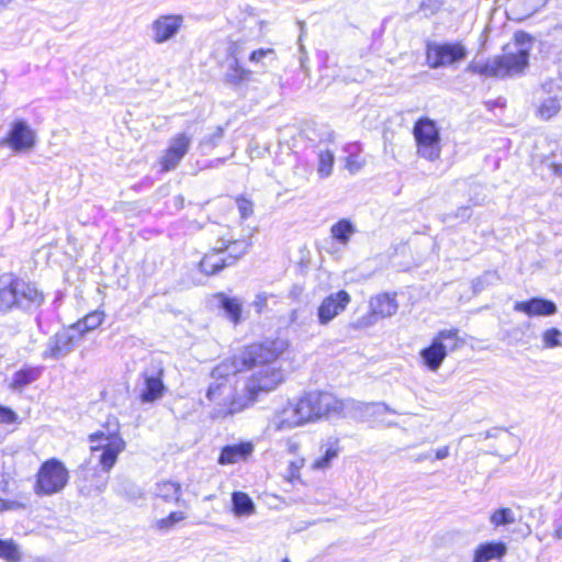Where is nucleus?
I'll return each mask as SVG.
<instances>
[{"mask_svg":"<svg viewBox=\"0 0 562 562\" xmlns=\"http://www.w3.org/2000/svg\"><path fill=\"white\" fill-rule=\"evenodd\" d=\"M305 464V459L302 457H297L296 459L290 461L288 471H286V480L290 482L299 481L301 475V470Z\"/></svg>","mask_w":562,"mask_h":562,"instance_id":"39","label":"nucleus"},{"mask_svg":"<svg viewBox=\"0 0 562 562\" xmlns=\"http://www.w3.org/2000/svg\"><path fill=\"white\" fill-rule=\"evenodd\" d=\"M318 453L311 461L310 469L315 472L327 471L331 467L333 461L339 457V440L333 437L322 440L318 446Z\"/></svg>","mask_w":562,"mask_h":562,"instance_id":"16","label":"nucleus"},{"mask_svg":"<svg viewBox=\"0 0 562 562\" xmlns=\"http://www.w3.org/2000/svg\"><path fill=\"white\" fill-rule=\"evenodd\" d=\"M192 144V135L187 132L175 134L168 142V147L160 157V165L164 171H170L178 167L183 157L188 154Z\"/></svg>","mask_w":562,"mask_h":562,"instance_id":"11","label":"nucleus"},{"mask_svg":"<svg viewBox=\"0 0 562 562\" xmlns=\"http://www.w3.org/2000/svg\"><path fill=\"white\" fill-rule=\"evenodd\" d=\"M464 341L456 328L438 331L428 347L420 350L423 364L431 372H437L448 353L458 350Z\"/></svg>","mask_w":562,"mask_h":562,"instance_id":"4","label":"nucleus"},{"mask_svg":"<svg viewBox=\"0 0 562 562\" xmlns=\"http://www.w3.org/2000/svg\"><path fill=\"white\" fill-rule=\"evenodd\" d=\"M254 451V446L250 442H243L233 446H226L222 449L218 458L221 464H234L245 460Z\"/></svg>","mask_w":562,"mask_h":562,"instance_id":"21","label":"nucleus"},{"mask_svg":"<svg viewBox=\"0 0 562 562\" xmlns=\"http://www.w3.org/2000/svg\"><path fill=\"white\" fill-rule=\"evenodd\" d=\"M530 37L522 32L515 34V43L508 45L501 56H494L486 61H475L469 70L484 77L505 78L519 75L528 66Z\"/></svg>","mask_w":562,"mask_h":562,"instance_id":"2","label":"nucleus"},{"mask_svg":"<svg viewBox=\"0 0 562 562\" xmlns=\"http://www.w3.org/2000/svg\"><path fill=\"white\" fill-rule=\"evenodd\" d=\"M561 104L554 97H548L543 99L537 109V114L543 120H550L559 113Z\"/></svg>","mask_w":562,"mask_h":562,"instance_id":"32","label":"nucleus"},{"mask_svg":"<svg viewBox=\"0 0 562 562\" xmlns=\"http://www.w3.org/2000/svg\"><path fill=\"white\" fill-rule=\"evenodd\" d=\"M162 373L161 368L147 369L142 373L143 387L139 398L143 403H153L162 397L165 392Z\"/></svg>","mask_w":562,"mask_h":562,"instance_id":"15","label":"nucleus"},{"mask_svg":"<svg viewBox=\"0 0 562 562\" xmlns=\"http://www.w3.org/2000/svg\"><path fill=\"white\" fill-rule=\"evenodd\" d=\"M40 370L36 368H24L19 370L12 376L10 387L13 390H22L26 385L37 380Z\"/></svg>","mask_w":562,"mask_h":562,"instance_id":"31","label":"nucleus"},{"mask_svg":"<svg viewBox=\"0 0 562 562\" xmlns=\"http://www.w3.org/2000/svg\"><path fill=\"white\" fill-rule=\"evenodd\" d=\"M350 302L351 296L345 290L328 294L317 307L318 323L321 325L329 324L347 308Z\"/></svg>","mask_w":562,"mask_h":562,"instance_id":"12","label":"nucleus"},{"mask_svg":"<svg viewBox=\"0 0 562 562\" xmlns=\"http://www.w3.org/2000/svg\"><path fill=\"white\" fill-rule=\"evenodd\" d=\"M426 460H430V461H432V454H431V451H427V452L419 453V454H417V456L414 458V461H415V462H423V461H426Z\"/></svg>","mask_w":562,"mask_h":562,"instance_id":"49","label":"nucleus"},{"mask_svg":"<svg viewBox=\"0 0 562 562\" xmlns=\"http://www.w3.org/2000/svg\"><path fill=\"white\" fill-rule=\"evenodd\" d=\"M283 562H289L288 560H284Z\"/></svg>","mask_w":562,"mask_h":562,"instance_id":"54","label":"nucleus"},{"mask_svg":"<svg viewBox=\"0 0 562 562\" xmlns=\"http://www.w3.org/2000/svg\"><path fill=\"white\" fill-rule=\"evenodd\" d=\"M216 297L218 299L221 307L225 311L227 317L234 324H238L241 315V302L236 297H228L222 293Z\"/></svg>","mask_w":562,"mask_h":562,"instance_id":"30","label":"nucleus"},{"mask_svg":"<svg viewBox=\"0 0 562 562\" xmlns=\"http://www.w3.org/2000/svg\"><path fill=\"white\" fill-rule=\"evenodd\" d=\"M69 481V472L58 459L45 461L37 471L34 491L37 495L49 496L61 492Z\"/></svg>","mask_w":562,"mask_h":562,"instance_id":"6","label":"nucleus"},{"mask_svg":"<svg viewBox=\"0 0 562 562\" xmlns=\"http://www.w3.org/2000/svg\"><path fill=\"white\" fill-rule=\"evenodd\" d=\"M488 521L494 529H499L514 525L517 519L516 514L512 508L498 507L491 512Z\"/></svg>","mask_w":562,"mask_h":562,"instance_id":"26","label":"nucleus"},{"mask_svg":"<svg viewBox=\"0 0 562 562\" xmlns=\"http://www.w3.org/2000/svg\"><path fill=\"white\" fill-rule=\"evenodd\" d=\"M363 164L358 161V159L356 157H348L347 161H346V168L351 172V173H356L358 172L361 168H362Z\"/></svg>","mask_w":562,"mask_h":562,"instance_id":"45","label":"nucleus"},{"mask_svg":"<svg viewBox=\"0 0 562 562\" xmlns=\"http://www.w3.org/2000/svg\"><path fill=\"white\" fill-rule=\"evenodd\" d=\"M183 26L180 14H165L155 19L150 24V36L155 44H164L177 36Z\"/></svg>","mask_w":562,"mask_h":562,"instance_id":"13","label":"nucleus"},{"mask_svg":"<svg viewBox=\"0 0 562 562\" xmlns=\"http://www.w3.org/2000/svg\"><path fill=\"white\" fill-rule=\"evenodd\" d=\"M414 137L417 146V155L426 160L436 161L441 154V138L437 124L424 117L414 125Z\"/></svg>","mask_w":562,"mask_h":562,"instance_id":"7","label":"nucleus"},{"mask_svg":"<svg viewBox=\"0 0 562 562\" xmlns=\"http://www.w3.org/2000/svg\"><path fill=\"white\" fill-rule=\"evenodd\" d=\"M16 418L18 416L12 409L0 406V423L12 424L16 420Z\"/></svg>","mask_w":562,"mask_h":562,"instance_id":"43","label":"nucleus"},{"mask_svg":"<svg viewBox=\"0 0 562 562\" xmlns=\"http://www.w3.org/2000/svg\"><path fill=\"white\" fill-rule=\"evenodd\" d=\"M334 154L330 150H322L318 154L317 175L319 178H328L333 172Z\"/></svg>","mask_w":562,"mask_h":562,"instance_id":"33","label":"nucleus"},{"mask_svg":"<svg viewBox=\"0 0 562 562\" xmlns=\"http://www.w3.org/2000/svg\"><path fill=\"white\" fill-rule=\"evenodd\" d=\"M308 424L301 397L288 401L278 407L269 418L268 428L274 431H288Z\"/></svg>","mask_w":562,"mask_h":562,"instance_id":"9","label":"nucleus"},{"mask_svg":"<svg viewBox=\"0 0 562 562\" xmlns=\"http://www.w3.org/2000/svg\"><path fill=\"white\" fill-rule=\"evenodd\" d=\"M514 311L524 313L529 317H537L554 315L558 312V307L552 301L533 297L528 301L516 302Z\"/></svg>","mask_w":562,"mask_h":562,"instance_id":"19","label":"nucleus"},{"mask_svg":"<svg viewBox=\"0 0 562 562\" xmlns=\"http://www.w3.org/2000/svg\"><path fill=\"white\" fill-rule=\"evenodd\" d=\"M188 518L186 510H175L168 516L156 519L153 522V528L160 532H168L175 528L176 525L184 521Z\"/></svg>","mask_w":562,"mask_h":562,"instance_id":"28","label":"nucleus"},{"mask_svg":"<svg viewBox=\"0 0 562 562\" xmlns=\"http://www.w3.org/2000/svg\"><path fill=\"white\" fill-rule=\"evenodd\" d=\"M249 71L245 68L240 67L238 64V59L234 57L233 61L229 65L228 70L226 71V80L231 83H240L241 81L248 78Z\"/></svg>","mask_w":562,"mask_h":562,"instance_id":"35","label":"nucleus"},{"mask_svg":"<svg viewBox=\"0 0 562 562\" xmlns=\"http://www.w3.org/2000/svg\"><path fill=\"white\" fill-rule=\"evenodd\" d=\"M435 457L432 460H445L450 454V448L449 446H442L437 448L435 451Z\"/></svg>","mask_w":562,"mask_h":562,"instance_id":"47","label":"nucleus"},{"mask_svg":"<svg viewBox=\"0 0 562 562\" xmlns=\"http://www.w3.org/2000/svg\"><path fill=\"white\" fill-rule=\"evenodd\" d=\"M507 553V547L503 542H484L479 544L473 552L472 562H490L502 559Z\"/></svg>","mask_w":562,"mask_h":562,"instance_id":"20","label":"nucleus"},{"mask_svg":"<svg viewBox=\"0 0 562 562\" xmlns=\"http://www.w3.org/2000/svg\"><path fill=\"white\" fill-rule=\"evenodd\" d=\"M218 243V251H225L228 250L229 255L228 262H232V265L239 259L244 254L247 252L249 248V244L246 240H232V239H220Z\"/></svg>","mask_w":562,"mask_h":562,"instance_id":"25","label":"nucleus"},{"mask_svg":"<svg viewBox=\"0 0 562 562\" xmlns=\"http://www.w3.org/2000/svg\"><path fill=\"white\" fill-rule=\"evenodd\" d=\"M237 209L239 211L240 217L246 218L252 214V202L245 199V198H238L236 200Z\"/></svg>","mask_w":562,"mask_h":562,"instance_id":"40","label":"nucleus"},{"mask_svg":"<svg viewBox=\"0 0 562 562\" xmlns=\"http://www.w3.org/2000/svg\"><path fill=\"white\" fill-rule=\"evenodd\" d=\"M12 0H0V7L8 5Z\"/></svg>","mask_w":562,"mask_h":562,"instance_id":"52","label":"nucleus"},{"mask_svg":"<svg viewBox=\"0 0 562 562\" xmlns=\"http://www.w3.org/2000/svg\"><path fill=\"white\" fill-rule=\"evenodd\" d=\"M515 2H528L526 12L527 14H532L544 4L546 0H515Z\"/></svg>","mask_w":562,"mask_h":562,"instance_id":"44","label":"nucleus"},{"mask_svg":"<svg viewBox=\"0 0 562 562\" xmlns=\"http://www.w3.org/2000/svg\"><path fill=\"white\" fill-rule=\"evenodd\" d=\"M269 294L266 292L258 293L252 302V306L255 307L257 313H262L267 307Z\"/></svg>","mask_w":562,"mask_h":562,"instance_id":"42","label":"nucleus"},{"mask_svg":"<svg viewBox=\"0 0 562 562\" xmlns=\"http://www.w3.org/2000/svg\"><path fill=\"white\" fill-rule=\"evenodd\" d=\"M92 452H100L99 463L104 471H110L116 462L117 456L125 449V441L119 434V424L113 423V428L100 430L89 436Z\"/></svg>","mask_w":562,"mask_h":562,"instance_id":"5","label":"nucleus"},{"mask_svg":"<svg viewBox=\"0 0 562 562\" xmlns=\"http://www.w3.org/2000/svg\"><path fill=\"white\" fill-rule=\"evenodd\" d=\"M104 316L103 312L94 311L70 327L81 339L86 333L97 329L103 323Z\"/></svg>","mask_w":562,"mask_h":562,"instance_id":"23","label":"nucleus"},{"mask_svg":"<svg viewBox=\"0 0 562 562\" xmlns=\"http://www.w3.org/2000/svg\"><path fill=\"white\" fill-rule=\"evenodd\" d=\"M36 133L24 120L14 121L1 144L14 153L31 151L36 144Z\"/></svg>","mask_w":562,"mask_h":562,"instance_id":"10","label":"nucleus"},{"mask_svg":"<svg viewBox=\"0 0 562 562\" xmlns=\"http://www.w3.org/2000/svg\"><path fill=\"white\" fill-rule=\"evenodd\" d=\"M21 507H23V505H21L18 502H7V501L0 498V512L11 510V509L21 508Z\"/></svg>","mask_w":562,"mask_h":562,"instance_id":"48","label":"nucleus"},{"mask_svg":"<svg viewBox=\"0 0 562 562\" xmlns=\"http://www.w3.org/2000/svg\"><path fill=\"white\" fill-rule=\"evenodd\" d=\"M370 318L367 324H373L375 318H385L393 316L398 310V303L395 294L381 293L372 296L369 301Z\"/></svg>","mask_w":562,"mask_h":562,"instance_id":"18","label":"nucleus"},{"mask_svg":"<svg viewBox=\"0 0 562 562\" xmlns=\"http://www.w3.org/2000/svg\"><path fill=\"white\" fill-rule=\"evenodd\" d=\"M468 56V49L461 42L429 43L426 59L430 68L456 67Z\"/></svg>","mask_w":562,"mask_h":562,"instance_id":"8","label":"nucleus"},{"mask_svg":"<svg viewBox=\"0 0 562 562\" xmlns=\"http://www.w3.org/2000/svg\"><path fill=\"white\" fill-rule=\"evenodd\" d=\"M217 248L218 243L200 261V269L205 274H214L224 267L232 265V262H228L226 258L221 256L223 251H218Z\"/></svg>","mask_w":562,"mask_h":562,"instance_id":"22","label":"nucleus"},{"mask_svg":"<svg viewBox=\"0 0 562 562\" xmlns=\"http://www.w3.org/2000/svg\"><path fill=\"white\" fill-rule=\"evenodd\" d=\"M561 330L557 328H550L543 331L542 342L546 348H555L561 345Z\"/></svg>","mask_w":562,"mask_h":562,"instance_id":"38","label":"nucleus"},{"mask_svg":"<svg viewBox=\"0 0 562 562\" xmlns=\"http://www.w3.org/2000/svg\"><path fill=\"white\" fill-rule=\"evenodd\" d=\"M232 502L233 512L236 516H250L255 513V504L246 493H233Z\"/></svg>","mask_w":562,"mask_h":562,"instance_id":"29","label":"nucleus"},{"mask_svg":"<svg viewBox=\"0 0 562 562\" xmlns=\"http://www.w3.org/2000/svg\"><path fill=\"white\" fill-rule=\"evenodd\" d=\"M0 558L18 562L21 559L19 547L12 540H0Z\"/></svg>","mask_w":562,"mask_h":562,"instance_id":"36","label":"nucleus"},{"mask_svg":"<svg viewBox=\"0 0 562 562\" xmlns=\"http://www.w3.org/2000/svg\"><path fill=\"white\" fill-rule=\"evenodd\" d=\"M301 400L308 424L324 418L356 415L358 412L362 413L371 408L376 413L386 411V407L382 404L362 403L352 398L339 400L327 392H308L302 395Z\"/></svg>","mask_w":562,"mask_h":562,"instance_id":"3","label":"nucleus"},{"mask_svg":"<svg viewBox=\"0 0 562 562\" xmlns=\"http://www.w3.org/2000/svg\"><path fill=\"white\" fill-rule=\"evenodd\" d=\"M14 292L16 296V306L21 308L38 307L43 301V293L32 283L21 279L13 280Z\"/></svg>","mask_w":562,"mask_h":562,"instance_id":"17","label":"nucleus"},{"mask_svg":"<svg viewBox=\"0 0 562 562\" xmlns=\"http://www.w3.org/2000/svg\"><path fill=\"white\" fill-rule=\"evenodd\" d=\"M356 233L355 225L346 218L338 221L330 228L331 237L339 244L346 246L351 239V236Z\"/></svg>","mask_w":562,"mask_h":562,"instance_id":"27","label":"nucleus"},{"mask_svg":"<svg viewBox=\"0 0 562 562\" xmlns=\"http://www.w3.org/2000/svg\"><path fill=\"white\" fill-rule=\"evenodd\" d=\"M544 164L555 176L562 177V147H558L547 156Z\"/></svg>","mask_w":562,"mask_h":562,"instance_id":"37","label":"nucleus"},{"mask_svg":"<svg viewBox=\"0 0 562 562\" xmlns=\"http://www.w3.org/2000/svg\"><path fill=\"white\" fill-rule=\"evenodd\" d=\"M553 537L558 540H561L562 539V522L557 525L554 531H553Z\"/></svg>","mask_w":562,"mask_h":562,"instance_id":"51","label":"nucleus"},{"mask_svg":"<svg viewBox=\"0 0 562 562\" xmlns=\"http://www.w3.org/2000/svg\"><path fill=\"white\" fill-rule=\"evenodd\" d=\"M16 300L13 280L8 286L0 288V312H7L16 306Z\"/></svg>","mask_w":562,"mask_h":562,"instance_id":"34","label":"nucleus"},{"mask_svg":"<svg viewBox=\"0 0 562 562\" xmlns=\"http://www.w3.org/2000/svg\"><path fill=\"white\" fill-rule=\"evenodd\" d=\"M273 50L268 48V49H263V48H260V49H257V50H254L251 54H250V57L249 59L251 61H256V63H259L268 54H271Z\"/></svg>","mask_w":562,"mask_h":562,"instance_id":"46","label":"nucleus"},{"mask_svg":"<svg viewBox=\"0 0 562 562\" xmlns=\"http://www.w3.org/2000/svg\"><path fill=\"white\" fill-rule=\"evenodd\" d=\"M288 450L290 453H293L295 454L299 450V443L297 442H294V441H289L288 442Z\"/></svg>","mask_w":562,"mask_h":562,"instance_id":"50","label":"nucleus"},{"mask_svg":"<svg viewBox=\"0 0 562 562\" xmlns=\"http://www.w3.org/2000/svg\"><path fill=\"white\" fill-rule=\"evenodd\" d=\"M442 3V0H423L420 3V10L426 14H434L440 9Z\"/></svg>","mask_w":562,"mask_h":562,"instance_id":"41","label":"nucleus"},{"mask_svg":"<svg viewBox=\"0 0 562 562\" xmlns=\"http://www.w3.org/2000/svg\"><path fill=\"white\" fill-rule=\"evenodd\" d=\"M490 278H494V274L492 273H485L483 277H482V280H487Z\"/></svg>","mask_w":562,"mask_h":562,"instance_id":"53","label":"nucleus"},{"mask_svg":"<svg viewBox=\"0 0 562 562\" xmlns=\"http://www.w3.org/2000/svg\"><path fill=\"white\" fill-rule=\"evenodd\" d=\"M283 340L247 346L238 356L225 359L211 372L206 391L211 416L223 419L252 406L260 393L276 390L284 380L283 371L273 362L284 352Z\"/></svg>","mask_w":562,"mask_h":562,"instance_id":"1","label":"nucleus"},{"mask_svg":"<svg viewBox=\"0 0 562 562\" xmlns=\"http://www.w3.org/2000/svg\"><path fill=\"white\" fill-rule=\"evenodd\" d=\"M156 497L166 503L180 504L181 502V485L176 482L165 481L158 483L156 486Z\"/></svg>","mask_w":562,"mask_h":562,"instance_id":"24","label":"nucleus"},{"mask_svg":"<svg viewBox=\"0 0 562 562\" xmlns=\"http://www.w3.org/2000/svg\"><path fill=\"white\" fill-rule=\"evenodd\" d=\"M80 340L71 327L63 329L49 338L45 350L44 359H60L66 357L74 348L75 344Z\"/></svg>","mask_w":562,"mask_h":562,"instance_id":"14","label":"nucleus"}]
</instances>
